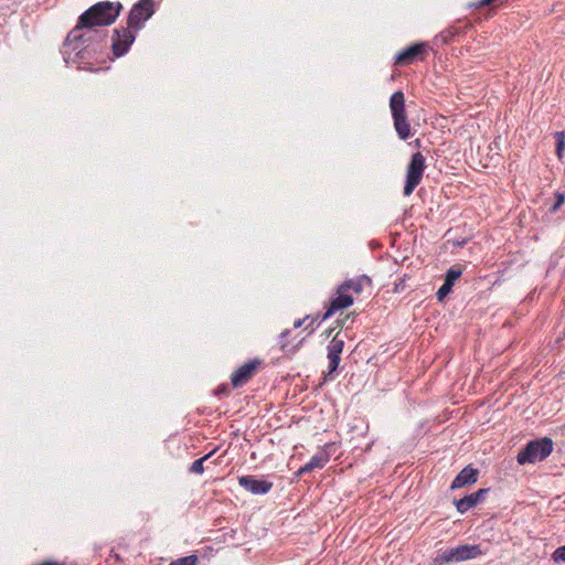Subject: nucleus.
<instances>
[{
	"label": "nucleus",
	"instance_id": "1",
	"mask_svg": "<svg viewBox=\"0 0 565 565\" xmlns=\"http://www.w3.org/2000/svg\"><path fill=\"white\" fill-rule=\"evenodd\" d=\"M122 10L120 2L100 1L84 11L75 28L65 39V47L73 41H82L86 35L93 39L96 26H106L113 24Z\"/></svg>",
	"mask_w": 565,
	"mask_h": 565
},
{
	"label": "nucleus",
	"instance_id": "2",
	"mask_svg": "<svg viewBox=\"0 0 565 565\" xmlns=\"http://www.w3.org/2000/svg\"><path fill=\"white\" fill-rule=\"evenodd\" d=\"M106 45V33L105 31H95L93 39L86 35L82 41H73L70 46L65 47L63 43V53L65 61L68 63L71 60L70 51L75 52L73 62L77 64L78 68L94 71L95 54L100 52Z\"/></svg>",
	"mask_w": 565,
	"mask_h": 565
},
{
	"label": "nucleus",
	"instance_id": "3",
	"mask_svg": "<svg viewBox=\"0 0 565 565\" xmlns=\"http://www.w3.org/2000/svg\"><path fill=\"white\" fill-rule=\"evenodd\" d=\"M390 109L392 113L395 131L399 139L407 140L413 136L411 124L407 119L405 96L402 90L395 92L390 98Z\"/></svg>",
	"mask_w": 565,
	"mask_h": 565
},
{
	"label": "nucleus",
	"instance_id": "4",
	"mask_svg": "<svg viewBox=\"0 0 565 565\" xmlns=\"http://www.w3.org/2000/svg\"><path fill=\"white\" fill-rule=\"evenodd\" d=\"M553 451V440L548 437L531 440L518 454L516 460L520 465L542 461Z\"/></svg>",
	"mask_w": 565,
	"mask_h": 565
},
{
	"label": "nucleus",
	"instance_id": "5",
	"mask_svg": "<svg viewBox=\"0 0 565 565\" xmlns=\"http://www.w3.org/2000/svg\"><path fill=\"white\" fill-rule=\"evenodd\" d=\"M482 554V551L479 545H459L455 548H450L448 551L438 554L434 559V565H444L448 563H457L467 559H472Z\"/></svg>",
	"mask_w": 565,
	"mask_h": 565
},
{
	"label": "nucleus",
	"instance_id": "6",
	"mask_svg": "<svg viewBox=\"0 0 565 565\" xmlns=\"http://www.w3.org/2000/svg\"><path fill=\"white\" fill-rule=\"evenodd\" d=\"M426 168V159L422 152H416L412 156L406 170V181L403 193L409 196L414 190L419 185Z\"/></svg>",
	"mask_w": 565,
	"mask_h": 565
},
{
	"label": "nucleus",
	"instance_id": "7",
	"mask_svg": "<svg viewBox=\"0 0 565 565\" xmlns=\"http://www.w3.org/2000/svg\"><path fill=\"white\" fill-rule=\"evenodd\" d=\"M153 0H139L134 4L129 12L127 25L129 29L138 31L143 26L145 22L153 15Z\"/></svg>",
	"mask_w": 565,
	"mask_h": 565
},
{
	"label": "nucleus",
	"instance_id": "8",
	"mask_svg": "<svg viewBox=\"0 0 565 565\" xmlns=\"http://www.w3.org/2000/svg\"><path fill=\"white\" fill-rule=\"evenodd\" d=\"M135 32L136 31L134 29H129L128 25L126 28L121 26L114 30L111 36V50L115 56L120 57L128 52L130 45L136 39Z\"/></svg>",
	"mask_w": 565,
	"mask_h": 565
},
{
	"label": "nucleus",
	"instance_id": "9",
	"mask_svg": "<svg viewBox=\"0 0 565 565\" xmlns=\"http://www.w3.org/2000/svg\"><path fill=\"white\" fill-rule=\"evenodd\" d=\"M263 365V361L259 359L250 360L239 366L236 371H234L231 375V383L233 387H242L246 383H248L254 375L258 372L260 366Z\"/></svg>",
	"mask_w": 565,
	"mask_h": 565
},
{
	"label": "nucleus",
	"instance_id": "10",
	"mask_svg": "<svg viewBox=\"0 0 565 565\" xmlns=\"http://www.w3.org/2000/svg\"><path fill=\"white\" fill-rule=\"evenodd\" d=\"M428 50L429 45L427 43H415L396 55L395 65H409L416 60L424 61Z\"/></svg>",
	"mask_w": 565,
	"mask_h": 565
},
{
	"label": "nucleus",
	"instance_id": "11",
	"mask_svg": "<svg viewBox=\"0 0 565 565\" xmlns=\"http://www.w3.org/2000/svg\"><path fill=\"white\" fill-rule=\"evenodd\" d=\"M353 296L352 294H348L347 291H342V287L337 288V297L330 301V305L326 311V313L321 317L320 321H324L330 318L333 313L339 310H343L353 305Z\"/></svg>",
	"mask_w": 565,
	"mask_h": 565
},
{
	"label": "nucleus",
	"instance_id": "12",
	"mask_svg": "<svg viewBox=\"0 0 565 565\" xmlns=\"http://www.w3.org/2000/svg\"><path fill=\"white\" fill-rule=\"evenodd\" d=\"M238 483L253 494H266L273 488V482L264 479L258 480L254 476H242L238 478Z\"/></svg>",
	"mask_w": 565,
	"mask_h": 565
},
{
	"label": "nucleus",
	"instance_id": "13",
	"mask_svg": "<svg viewBox=\"0 0 565 565\" xmlns=\"http://www.w3.org/2000/svg\"><path fill=\"white\" fill-rule=\"evenodd\" d=\"M479 471L470 465L465 467L454 479L451 489H460L467 484H473L478 480Z\"/></svg>",
	"mask_w": 565,
	"mask_h": 565
},
{
	"label": "nucleus",
	"instance_id": "14",
	"mask_svg": "<svg viewBox=\"0 0 565 565\" xmlns=\"http://www.w3.org/2000/svg\"><path fill=\"white\" fill-rule=\"evenodd\" d=\"M488 489H479L478 491L463 497L462 499L456 500L455 504L460 513L467 512L469 509L477 505L479 502L483 500L484 494L488 492Z\"/></svg>",
	"mask_w": 565,
	"mask_h": 565
},
{
	"label": "nucleus",
	"instance_id": "15",
	"mask_svg": "<svg viewBox=\"0 0 565 565\" xmlns=\"http://www.w3.org/2000/svg\"><path fill=\"white\" fill-rule=\"evenodd\" d=\"M371 279L365 276H359L356 278L349 279L340 285L342 287V291H347L348 294L360 295L365 287H371Z\"/></svg>",
	"mask_w": 565,
	"mask_h": 565
},
{
	"label": "nucleus",
	"instance_id": "16",
	"mask_svg": "<svg viewBox=\"0 0 565 565\" xmlns=\"http://www.w3.org/2000/svg\"><path fill=\"white\" fill-rule=\"evenodd\" d=\"M329 455L324 451L315 455L305 466L299 468L297 476H302L315 469H322L329 462Z\"/></svg>",
	"mask_w": 565,
	"mask_h": 565
},
{
	"label": "nucleus",
	"instance_id": "17",
	"mask_svg": "<svg viewBox=\"0 0 565 565\" xmlns=\"http://www.w3.org/2000/svg\"><path fill=\"white\" fill-rule=\"evenodd\" d=\"M462 32L460 26L452 25L439 34V39L444 44H447L454 40L455 36L459 35Z\"/></svg>",
	"mask_w": 565,
	"mask_h": 565
},
{
	"label": "nucleus",
	"instance_id": "18",
	"mask_svg": "<svg viewBox=\"0 0 565 565\" xmlns=\"http://www.w3.org/2000/svg\"><path fill=\"white\" fill-rule=\"evenodd\" d=\"M328 359H329V366H328V373L326 374V377L337 371V369L340 364V361H341V353L328 351Z\"/></svg>",
	"mask_w": 565,
	"mask_h": 565
},
{
	"label": "nucleus",
	"instance_id": "19",
	"mask_svg": "<svg viewBox=\"0 0 565 565\" xmlns=\"http://www.w3.org/2000/svg\"><path fill=\"white\" fill-rule=\"evenodd\" d=\"M214 451L209 452L207 455L203 456L202 458H199L192 462V465L189 468V472L194 475H201L204 472V461L207 460Z\"/></svg>",
	"mask_w": 565,
	"mask_h": 565
},
{
	"label": "nucleus",
	"instance_id": "20",
	"mask_svg": "<svg viewBox=\"0 0 565 565\" xmlns=\"http://www.w3.org/2000/svg\"><path fill=\"white\" fill-rule=\"evenodd\" d=\"M462 270L457 266H452L446 273L445 281L454 286L455 281L461 276Z\"/></svg>",
	"mask_w": 565,
	"mask_h": 565
},
{
	"label": "nucleus",
	"instance_id": "21",
	"mask_svg": "<svg viewBox=\"0 0 565 565\" xmlns=\"http://www.w3.org/2000/svg\"><path fill=\"white\" fill-rule=\"evenodd\" d=\"M309 319H311V322L306 327V329H310V332H312L315 330L313 323L318 322L319 324L321 322V318L319 316L311 317L308 315L302 319H298L294 322V328H300Z\"/></svg>",
	"mask_w": 565,
	"mask_h": 565
},
{
	"label": "nucleus",
	"instance_id": "22",
	"mask_svg": "<svg viewBox=\"0 0 565 565\" xmlns=\"http://www.w3.org/2000/svg\"><path fill=\"white\" fill-rule=\"evenodd\" d=\"M199 557L194 554L188 555L184 557H180L173 562H171L169 565H198Z\"/></svg>",
	"mask_w": 565,
	"mask_h": 565
},
{
	"label": "nucleus",
	"instance_id": "23",
	"mask_svg": "<svg viewBox=\"0 0 565 565\" xmlns=\"http://www.w3.org/2000/svg\"><path fill=\"white\" fill-rule=\"evenodd\" d=\"M344 347V341L339 339L337 335L330 341L328 345V351L342 353Z\"/></svg>",
	"mask_w": 565,
	"mask_h": 565
},
{
	"label": "nucleus",
	"instance_id": "24",
	"mask_svg": "<svg viewBox=\"0 0 565 565\" xmlns=\"http://www.w3.org/2000/svg\"><path fill=\"white\" fill-rule=\"evenodd\" d=\"M556 138H557L556 153H557L558 158H561L562 153L565 149V132L564 131L556 132Z\"/></svg>",
	"mask_w": 565,
	"mask_h": 565
},
{
	"label": "nucleus",
	"instance_id": "25",
	"mask_svg": "<svg viewBox=\"0 0 565 565\" xmlns=\"http://www.w3.org/2000/svg\"><path fill=\"white\" fill-rule=\"evenodd\" d=\"M565 201V193L556 192L555 193V203L550 207L551 213H555L564 203Z\"/></svg>",
	"mask_w": 565,
	"mask_h": 565
},
{
	"label": "nucleus",
	"instance_id": "26",
	"mask_svg": "<svg viewBox=\"0 0 565 565\" xmlns=\"http://www.w3.org/2000/svg\"><path fill=\"white\" fill-rule=\"evenodd\" d=\"M451 288H452L451 285H449L448 282L444 281V284L441 285V287L438 289V291L436 294L437 299L439 301H441L451 291Z\"/></svg>",
	"mask_w": 565,
	"mask_h": 565
},
{
	"label": "nucleus",
	"instance_id": "27",
	"mask_svg": "<svg viewBox=\"0 0 565 565\" xmlns=\"http://www.w3.org/2000/svg\"><path fill=\"white\" fill-rule=\"evenodd\" d=\"M553 559L555 562H565V545L559 546L553 553Z\"/></svg>",
	"mask_w": 565,
	"mask_h": 565
},
{
	"label": "nucleus",
	"instance_id": "28",
	"mask_svg": "<svg viewBox=\"0 0 565 565\" xmlns=\"http://www.w3.org/2000/svg\"><path fill=\"white\" fill-rule=\"evenodd\" d=\"M290 334V330L286 329L282 331L279 335V345L282 351H287L288 343H287V337Z\"/></svg>",
	"mask_w": 565,
	"mask_h": 565
},
{
	"label": "nucleus",
	"instance_id": "29",
	"mask_svg": "<svg viewBox=\"0 0 565 565\" xmlns=\"http://www.w3.org/2000/svg\"><path fill=\"white\" fill-rule=\"evenodd\" d=\"M231 393V390H230V386L227 384H221L216 390H215V395L218 396V397H222V396H228Z\"/></svg>",
	"mask_w": 565,
	"mask_h": 565
},
{
	"label": "nucleus",
	"instance_id": "30",
	"mask_svg": "<svg viewBox=\"0 0 565 565\" xmlns=\"http://www.w3.org/2000/svg\"><path fill=\"white\" fill-rule=\"evenodd\" d=\"M395 290L398 291L399 290V285H396L395 286Z\"/></svg>",
	"mask_w": 565,
	"mask_h": 565
}]
</instances>
